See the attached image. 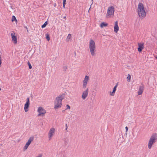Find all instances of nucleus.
<instances>
[{
    "label": "nucleus",
    "instance_id": "obj_18",
    "mask_svg": "<svg viewBox=\"0 0 157 157\" xmlns=\"http://www.w3.org/2000/svg\"><path fill=\"white\" fill-rule=\"evenodd\" d=\"M71 34H68V36L67 37V39H66L67 41L68 42L70 41H71Z\"/></svg>",
    "mask_w": 157,
    "mask_h": 157
},
{
    "label": "nucleus",
    "instance_id": "obj_19",
    "mask_svg": "<svg viewBox=\"0 0 157 157\" xmlns=\"http://www.w3.org/2000/svg\"><path fill=\"white\" fill-rule=\"evenodd\" d=\"M47 24H48V23H47V21H46L44 23L43 25H42L41 28H45Z\"/></svg>",
    "mask_w": 157,
    "mask_h": 157
},
{
    "label": "nucleus",
    "instance_id": "obj_1",
    "mask_svg": "<svg viewBox=\"0 0 157 157\" xmlns=\"http://www.w3.org/2000/svg\"><path fill=\"white\" fill-rule=\"evenodd\" d=\"M146 9L144 4L141 3H139L138 5L137 13L139 17L144 18L146 16Z\"/></svg>",
    "mask_w": 157,
    "mask_h": 157
},
{
    "label": "nucleus",
    "instance_id": "obj_21",
    "mask_svg": "<svg viewBox=\"0 0 157 157\" xmlns=\"http://www.w3.org/2000/svg\"><path fill=\"white\" fill-rule=\"evenodd\" d=\"M128 79V82H130L131 79V75L129 74H128V77L127 78Z\"/></svg>",
    "mask_w": 157,
    "mask_h": 157
},
{
    "label": "nucleus",
    "instance_id": "obj_15",
    "mask_svg": "<svg viewBox=\"0 0 157 157\" xmlns=\"http://www.w3.org/2000/svg\"><path fill=\"white\" fill-rule=\"evenodd\" d=\"M118 86V84L117 83L114 86L112 92H110V95L112 96H113L115 95V92L117 90V88Z\"/></svg>",
    "mask_w": 157,
    "mask_h": 157
},
{
    "label": "nucleus",
    "instance_id": "obj_23",
    "mask_svg": "<svg viewBox=\"0 0 157 157\" xmlns=\"http://www.w3.org/2000/svg\"><path fill=\"white\" fill-rule=\"evenodd\" d=\"M66 2V0H63V6L64 8L65 7Z\"/></svg>",
    "mask_w": 157,
    "mask_h": 157
},
{
    "label": "nucleus",
    "instance_id": "obj_5",
    "mask_svg": "<svg viewBox=\"0 0 157 157\" xmlns=\"http://www.w3.org/2000/svg\"><path fill=\"white\" fill-rule=\"evenodd\" d=\"M114 8L113 6L108 7L106 13V17L109 18L113 17L114 16Z\"/></svg>",
    "mask_w": 157,
    "mask_h": 157
},
{
    "label": "nucleus",
    "instance_id": "obj_24",
    "mask_svg": "<svg viewBox=\"0 0 157 157\" xmlns=\"http://www.w3.org/2000/svg\"><path fill=\"white\" fill-rule=\"evenodd\" d=\"M28 65L29 66V68L30 69H31L32 68V67L31 66V64L30 63H29V61L28 62Z\"/></svg>",
    "mask_w": 157,
    "mask_h": 157
},
{
    "label": "nucleus",
    "instance_id": "obj_29",
    "mask_svg": "<svg viewBox=\"0 0 157 157\" xmlns=\"http://www.w3.org/2000/svg\"><path fill=\"white\" fill-rule=\"evenodd\" d=\"M66 130H67V128H68L67 125V124H66Z\"/></svg>",
    "mask_w": 157,
    "mask_h": 157
},
{
    "label": "nucleus",
    "instance_id": "obj_14",
    "mask_svg": "<svg viewBox=\"0 0 157 157\" xmlns=\"http://www.w3.org/2000/svg\"><path fill=\"white\" fill-rule=\"evenodd\" d=\"M119 27L118 25V21H116L115 22L114 25V32L116 33H117L119 30Z\"/></svg>",
    "mask_w": 157,
    "mask_h": 157
},
{
    "label": "nucleus",
    "instance_id": "obj_28",
    "mask_svg": "<svg viewBox=\"0 0 157 157\" xmlns=\"http://www.w3.org/2000/svg\"><path fill=\"white\" fill-rule=\"evenodd\" d=\"M42 157V155L40 154L38 156H37V157Z\"/></svg>",
    "mask_w": 157,
    "mask_h": 157
},
{
    "label": "nucleus",
    "instance_id": "obj_11",
    "mask_svg": "<svg viewBox=\"0 0 157 157\" xmlns=\"http://www.w3.org/2000/svg\"><path fill=\"white\" fill-rule=\"evenodd\" d=\"M30 105L29 99V98H27V101L24 105V109L25 112H27L29 111V108Z\"/></svg>",
    "mask_w": 157,
    "mask_h": 157
},
{
    "label": "nucleus",
    "instance_id": "obj_16",
    "mask_svg": "<svg viewBox=\"0 0 157 157\" xmlns=\"http://www.w3.org/2000/svg\"><path fill=\"white\" fill-rule=\"evenodd\" d=\"M144 88L143 86H140L139 87V90L138 92V95H140L142 94Z\"/></svg>",
    "mask_w": 157,
    "mask_h": 157
},
{
    "label": "nucleus",
    "instance_id": "obj_27",
    "mask_svg": "<svg viewBox=\"0 0 157 157\" xmlns=\"http://www.w3.org/2000/svg\"><path fill=\"white\" fill-rule=\"evenodd\" d=\"M125 129H126V132H128V129L127 126H126L125 127Z\"/></svg>",
    "mask_w": 157,
    "mask_h": 157
},
{
    "label": "nucleus",
    "instance_id": "obj_10",
    "mask_svg": "<svg viewBox=\"0 0 157 157\" xmlns=\"http://www.w3.org/2000/svg\"><path fill=\"white\" fill-rule=\"evenodd\" d=\"M34 140V137H31L29 139L28 141L26 142L25 145L23 147V151H25L27 149L29 146L31 142L33 141Z\"/></svg>",
    "mask_w": 157,
    "mask_h": 157
},
{
    "label": "nucleus",
    "instance_id": "obj_13",
    "mask_svg": "<svg viewBox=\"0 0 157 157\" xmlns=\"http://www.w3.org/2000/svg\"><path fill=\"white\" fill-rule=\"evenodd\" d=\"M88 94V89L87 88L83 92L82 98L83 99H85L87 97Z\"/></svg>",
    "mask_w": 157,
    "mask_h": 157
},
{
    "label": "nucleus",
    "instance_id": "obj_30",
    "mask_svg": "<svg viewBox=\"0 0 157 157\" xmlns=\"http://www.w3.org/2000/svg\"><path fill=\"white\" fill-rule=\"evenodd\" d=\"M66 16L64 17H63V19H66Z\"/></svg>",
    "mask_w": 157,
    "mask_h": 157
},
{
    "label": "nucleus",
    "instance_id": "obj_12",
    "mask_svg": "<svg viewBox=\"0 0 157 157\" xmlns=\"http://www.w3.org/2000/svg\"><path fill=\"white\" fill-rule=\"evenodd\" d=\"M138 50L139 52H141L144 48V43L143 42L138 43Z\"/></svg>",
    "mask_w": 157,
    "mask_h": 157
},
{
    "label": "nucleus",
    "instance_id": "obj_3",
    "mask_svg": "<svg viewBox=\"0 0 157 157\" xmlns=\"http://www.w3.org/2000/svg\"><path fill=\"white\" fill-rule=\"evenodd\" d=\"M89 48L91 55L95 56L96 52V47L94 41L92 39H90L89 42Z\"/></svg>",
    "mask_w": 157,
    "mask_h": 157
},
{
    "label": "nucleus",
    "instance_id": "obj_6",
    "mask_svg": "<svg viewBox=\"0 0 157 157\" xmlns=\"http://www.w3.org/2000/svg\"><path fill=\"white\" fill-rule=\"evenodd\" d=\"M38 116L44 117L46 113V111L43 107L40 106L38 107L37 110Z\"/></svg>",
    "mask_w": 157,
    "mask_h": 157
},
{
    "label": "nucleus",
    "instance_id": "obj_9",
    "mask_svg": "<svg viewBox=\"0 0 157 157\" xmlns=\"http://www.w3.org/2000/svg\"><path fill=\"white\" fill-rule=\"evenodd\" d=\"M90 78L89 76L86 75L82 82V86L83 88H86L87 83L90 81Z\"/></svg>",
    "mask_w": 157,
    "mask_h": 157
},
{
    "label": "nucleus",
    "instance_id": "obj_8",
    "mask_svg": "<svg viewBox=\"0 0 157 157\" xmlns=\"http://www.w3.org/2000/svg\"><path fill=\"white\" fill-rule=\"evenodd\" d=\"M11 36L12 42L15 44H17V35L15 32H13L11 33Z\"/></svg>",
    "mask_w": 157,
    "mask_h": 157
},
{
    "label": "nucleus",
    "instance_id": "obj_22",
    "mask_svg": "<svg viewBox=\"0 0 157 157\" xmlns=\"http://www.w3.org/2000/svg\"><path fill=\"white\" fill-rule=\"evenodd\" d=\"M17 21L15 17L14 16H12V21Z\"/></svg>",
    "mask_w": 157,
    "mask_h": 157
},
{
    "label": "nucleus",
    "instance_id": "obj_17",
    "mask_svg": "<svg viewBox=\"0 0 157 157\" xmlns=\"http://www.w3.org/2000/svg\"><path fill=\"white\" fill-rule=\"evenodd\" d=\"M108 25V23L106 22H102L100 24V27L101 28H103L104 27H107Z\"/></svg>",
    "mask_w": 157,
    "mask_h": 157
},
{
    "label": "nucleus",
    "instance_id": "obj_31",
    "mask_svg": "<svg viewBox=\"0 0 157 157\" xmlns=\"http://www.w3.org/2000/svg\"><path fill=\"white\" fill-rule=\"evenodd\" d=\"M155 58L157 59V57H155Z\"/></svg>",
    "mask_w": 157,
    "mask_h": 157
},
{
    "label": "nucleus",
    "instance_id": "obj_4",
    "mask_svg": "<svg viewBox=\"0 0 157 157\" xmlns=\"http://www.w3.org/2000/svg\"><path fill=\"white\" fill-rule=\"evenodd\" d=\"M157 140V133H154L151 136L148 142V148L151 149L152 147V145Z\"/></svg>",
    "mask_w": 157,
    "mask_h": 157
},
{
    "label": "nucleus",
    "instance_id": "obj_7",
    "mask_svg": "<svg viewBox=\"0 0 157 157\" xmlns=\"http://www.w3.org/2000/svg\"><path fill=\"white\" fill-rule=\"evenodd\" d=\"M56 132L55 129L54 128H51L49 130L48 132V138L49 140H51L54 136Z\"/></svg>",
    "mask_w": 157,
    "mask_h": 157
},
{
    "label": "nucleus",
    "instance_id": "obj_20",
    "mask_svg": "<svg viewBox=\"0 0 157 157\" xmlns=\"http://www.w3.org/2000/svg\"><path fill=\"white\" fill-rule=\"evenodd\" d=\"M46 38L48 41H49L50 40L49 36L48 34H47L46 35Z\"/></svg>",
    "mask_w": 157,
    "mask_h": 157
},
{
    "label": "nucleus",
    "instance_id": "obj_2",
    "mask_svg": "<svg viewBox=\"0 0 157 157\" xmlns=\"http://www.w3.org/2000/svg\"><path fill=\"white\" fill-rule=\"evenodd\" d=\"M64 98V95L62 94L57 97L54 101V108L56 109L62 107V100Z\"/></svg>",
    "mask_w": 157,
    "mask_h": 157
},
{
    "label": "nucleus",
    "instance_id": "obj_26",
    "mask_svg": "<svg viewBox=\"0 0 157 157\" xmlns=\"http://www.w3.org/2000/svg\"><path fill=\"white\" fill-rule=\"evenodd\" d=\"M63 68L65 71H66L67 69V67L66 66L64 67H63Z\"/></svg>",
    "mask_w": 157,
    "mask_h": 157
},
{
    "label": "nucleus",
    "instance_id": "obj_25",
    "mask_svg": "<svg viewBox=\"0 0 157 157\" xmlns=\"http://www.w3.org/2000/svg\"><path fill=\"white\" fill-rule=\"evenodd\" d=\"M67 108L66 109H70L71 108L70 106L68 105H66Z\"/></svg>",
    "mask_w": 157,
    "mask_h": 157
}]
</instances>
